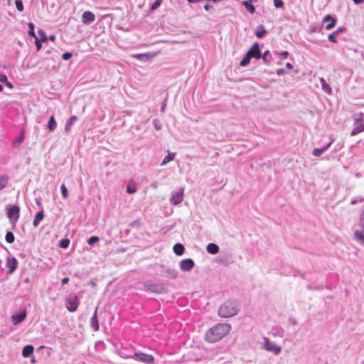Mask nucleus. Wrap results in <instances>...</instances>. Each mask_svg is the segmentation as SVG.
<instances>
[{
  "label": "nucleus",
  "mask_w": 364,
  "mask_h": 364,
  "mask_svg": "<svg viewBox=\"0 0 364 364\" xmlns=\"http://www.w3.org/2000/svg\"><path fill=\"white\" fill-rule=\"evenodd\" d=\"M231 326L228 323H219L208 329L205 333V341L208 343H216L229 333Z\"/></svg>",
  "instance_id": "1"
},
{
  "label": "nucleus",
  "mask_w": 364,
  "mask_h": 364,
  "mask_svg": "<svg viewBox=\"0 0 364 364\" xmlns=\"http://www.w3.org/2000/svg\"><path fill=\"white\" fill-rule=\"evenodd\" d=\"M238 312V304L236 300L230 299L222 304L218 309V315L223 318L232 317Z\"/></svg>",
  "instance_id": "2"
},
{
  "label": "nucleus",
  "mask_w": 364,
  "mask_h": 364,
  "mask_svg": "<svg viewBox=\"0 0 364 364\" xmlns=\"http://www.w3.org/2000/svg\"><path fill=\"white\" fill-rule=\"evenodd\" d=\"M142 285L143 287L139 288V289L146 292L157 294H166L168 292L167 287L161 282H156L153 280H146L143 282Z\"/></svg>",
  "instance_id": "3"
},
{
  "label": "nucleus",
  "mask_w": 364,
  "mask_h": 364,
  "mask_svg": "<svg viewBox=\"0 0 364 364\" xmlns=\"http://www.w3.org/2000/svg\"><path fill=\"white\" fill-rule=\"evenodd\" d=\"M124 358H131L145 364H154V357L151 354L144 353L141 351H136L133 354L122 355Z\"/></svg>",
  "instance_id": "4"
},
{
  "label": "nucleus",
  "mask_w": 364,
  "mask_h": 364,
  "mask_svg": "<svg viewBox=\"0 0 364 364\" xmlns=\"http://www.w3.org/2000/svg\"><path fill=\"white\" fill-rule=\"evenodd\" d=\"M6 210L9 222L14 228L20 217V207L18 205H7Z\"/></svg>",
  "instance_id": "5"
},
{
  "label": "nucleus",
  "mask_w": 364,
  "mask_h": 364,
  "mask_svg": "<svg viewBox=\"0 0 364 364\" xmlns=\"http://www.w3.org/2000/svg\"><path fill=\"white\" fill-rule=\"evenodd\" d=\"M80 301L76 295H71L65 300V307L70 312H75L77 311Z\"/></svg>",
  "instance_id": "6"
},
{
  "label": "nucleus",
  "mask_w": 364,
  "mask_h": 364,
  "mask_svg": "<svg viewBox=\"0 0 364 364\" xmlns=\"http://www.w3.org/2000/svg\"><path fill=\"white\" fill-rule=\"evenodd\" d=\"M27 317V311L26 308H21L18 312L11 316V321L14 326H18L22 323Z\"/></svg>",
  "instance_id": "7"
},
{
  "label": "nucleus",
  "mask_w": 364,
  "mask_h": 364,
  "mask_svg": "<svg viewBox=\"0 0 364 364\" xmlns=\"http://www.w3.org/2000/svg\"><path fill=\"white\" fill-rule=\"evenodd\" d=\"M264 348L266 350L274 353V355H279L282 351V348L269 341V338H264Z\"/></svg>",
  "instance_id": "8"
},
{
  "label": "nucleus",
  "mask_w": 364,
  "mask_h": 364,
  "mask_svg": "<svg viewBox=\"0 0 364 364\" xmlns=\"http://www.w3.org/2000/svg\"><path fill=\"white\" fill-rule=\"evenodd\" d=\"M18 262L14 257H7L6 266L8 268L7 273L13 274L18 268Z\"/></svg>",
  "instance_id": "9"
},
{
  "label": "nucleus",
  "mask_w": 364,
  "mask_h": 364,
  "mask_svg": "<svg viewBox=\"0 0 364 364\" xmlns=\"http://www.w3.org/2000/svg\"><path fill=\"white\" fill-rule=\"evenodd\" d=\"M247 53L250 55V56L252 58L255 60H259L262 51L260 50L259 43H254L250 47V48L248 50Z\"/></svg>",
  "instance_id": "10"
},
{
  "label": "nucleus",
  "mask_w": 364,
  "mask_h": 364,
  "mask_svg": "<svg viewBox=\"0 0 364 364\" xmlns=\"http://www.w3.org/2000/svg\"><path fill=\"white\" fill-rule=\"evenodd\" d=\"M195 266L194 261L191 258L182 259L179 263L181 269L183 272H190Z\"/></svg>",
  "instance_id": "11"
},
{
  "label": "nucleus",
  "mask_w": 364,
  "mask_h": 364,
  "mask_svg": "<svg viewBox=\"0 0 364 364\" xmlns=\"http://www.w3.org/2000/svg\"><path fill=\"white\" fill-rule=\"evenodd\" d=\"M183 199V189L181 188L176 192L172 193V196L170 198V203L172 205H176L180 204Z\"/></svg>",
  "instance_id": "12"
},
{
  "label": "nucleus",
  "mask_w": 364,
  "mask_h": 364,
  "mask_svg": "<svg viewBox=\"0 0 364 364\" xmlns=\"http://www.w3.org/2000/svg\"><path fill=\"white\" fill-rule=\"evenodd\" d=\"M323 22H327L328 23L325 26L326 30L332 29L337 23V18L331 14L326 15L323 18Z\"/></svg>",
  "instance_id": "13"
},
{
  "label": "nucleus",
  "mask_w": 364,
  "mask_h": 364,
  "mask_svg": "<svg viewBox=\"0 0 364 364\" xmlns=\"http://www.w3.org/2000/svg\"><path fill=\"white\" fill-rule=\"evenodd\" d=\"M162 267L164 268L163 271L161 272V275L163 277L170 279H176L178 277V271L175 269L171 267H165L164 266H162Z\"/></svg>",
  "instance_id": "14"
},
{
  "label": "nucleus",
  "mask_w": 364,
  "mask_h": 364,
  "mask_svg": "<svg viewBox=\"0 0 364 364\" xmlns=\"http://www.w3.org/2000/svg\"><path fill=\"white\" fill-rule=\"evenodd\" d=\"M95 20V14L90 11H85L82 15V22L84 24L90 25Z\"/></svg>",
  "instance_id": "15"
},
{
  "label": "nucleus",
  "mask_w": 364,
  "mask_h": 364,
  "mask_svg": "<svg viewBox=\"0 0 364 364\" xmlns=\"http://www.w3.org/2000/svg\"><path fill=\"white\" fill-rule=\"evenodd\" d=\"M346 31V28L344 26H340L338 27L336 31H334L333 33H330L328 36V40L331 42L336 43L338 42L336 36L344 31Z\"/></svg>",
  "instance_id": "16"
},
{
  "label": "nucleus",
  "mask_w": 364,
  "mask_h": 364,
  "mask_svg": "<svg viewBox=\"0 0 364 364\" xmlns=\"http://www.w3.org/2000/svg\"><path fill=\"white\" fill-rule=\"evenodd\" d=\"M97 311L98 307H96L94 314L90 319V326L94 331H99L100 328L99 321L97 317Z\"/></svg>",
  "instance_id": "17"
},
{
  "label": "nucleus",
  "mask_w": 364,
  "mask_h": 364,
  "mask_svg": "<svg viewBox=\"0 0 364 364\" xmlns=\"http://www.w3.org/2000/svg\"><path fill=\"white\" fill-rule=\"evenodd\" d=\"M353 238L358 244L364 245V230L356 229L353 233Z\"/></svg>",
  "instance_id": "18"
},
{
  "label": "nucleus",
  "mask_w": 364,
  "mask_h": 364,
  "mask_svg": "<svg viewBox=\"0 0 364 364\" xmlns=\"http://www.w3.org/2000/svg\"><path fill=\"white\" fill-rule=\"evenodd\" d=\"M136 191L137 185L136 182L133 179H130L127 184L126 192L128 194H134L136 192Z\"/></svg>",
  "instance_id": "19"
},
{
  "label": "nucleus",
  "mask_w": 364,
  "mask_h": 364,
  "mask_svg": "<svg viewBox=\"0 0 364 364\" xmlns=\"http://www.w3.org/2000/svg\"><path fill=\"white\" fill-rule=\"evenodd\" d=\"M44 210L43 208H41V210L36 213V214L34 216V219L33 221V225L36 228L38 226L40 223L43 220L44 218Z\"/></svg>",
  "instance_id": "20"
},
{
  "label": "nucleus",
  "mask_w": 364,
  "mask_h": 364,
  "mask_svg": "<svg viewBox=\"0 0 364 364\" xmlns=\"http://www.w3.org/2000/svg\"><path fill=\"white\" fill-rule=\"evenodd\" d=\"M260 59L266 65H270L272 60V55L269 50H265L263 53H261Z\"/></svg>",
  "instance_id": "21"
},
{
  "label": "nucleus",
  "mask_w": 364,
  "mask_h": 364,
  "mask_svg": "<svg viewBox=\"0 0 364 364\" xmlns=\"http://www.w3.org/2000/svg\"><path fill=\"white\" fill-rule=\"evenodd\" d=\"M24 140V130H21V134L16 136L12 141V146L14 148H17L19 146Z\"/></svg>",
  "instance_id": "22"
},
{
  "label": "nucleus",
  "mask_w": 364,
  "mask_h": 364,
  "mask_svg": "<svg viewBox=\"0 0 364 364\" xmlns=\"http://www.w3.org/2000/svg\"><path fill=\"white\" fill-rule=\"evenodd\" d=\"M206 251L210 255H216L219 252L220 247L217 244L211 242L206 246Z\"/></svg>",
  "instance_id": "23"
},
{
  "label": "nucleus",
  "mask_w": 364,
  "mask_h": 364,
  "mask_svg": "<svg viewBox=\"0 0 364 364\" xmlns=\"http://www.w3.org/2000/svg\"><path fill=\"white\" fill-rule=\"evenodd\" d=\"M34 351V347L32 345H26L22 349V356L23 358L30 357Z\"/></svg>",
  "instance_id": "24"
},
{
  "label": "nucleus",
  "mask_w": 364,
  "mask_h": 364,
  "mask_svg": "<svg viewBox=\"0 0 364 364\" xmlns=\"http://www.w3.org/2000/svg\"><path fill=\"white\" fill-rule=\"evenodd\" d=\"M267 33V31L263 25H259L255 31V35L258 38H264Z\"/></svg>",
  "instance_id": "25"
},
{
  "label": "nucleus",
  "mask_w": 364,
  "mask_h": 364,
  "mask_svg": "<svg viewBox=\"0 0 364 364\" xmlns=\"http://www.w3.org/2000/svg\"><path fill=\"white\" fill-rule=\"evenodd\" d=\"M173 251L177 256H181L185 252V247L181 243H176L173 247Z\"/></svg>",
  "instance_id": "26"
},
{
  "label": "nucleus",
  "mask_w": 364,
  "mask_h": 364,
  "mask_svg": "<svg viewBox=\"0 0 364 364\" xmlns=\"http://www.w3.org/2000/svg\"><path fill=\"white\" fill-rule=\"evenodd\" d=\"M77 120V117L75 115L71 116L65 123V132L69 133L72 126Z\"/></svg>",
  "instance_id": "27"
},
{
  "label": "nucleus",
  "mask_w": 364,
  "mask_h": 364,
  "mask_svg": "<svg viewBox=\"0 0 364 364\" xmlns=\"http://www.w3.org/2000/svg\"><path fill=\"white\" fill-rule=\"evenodd\" d=\"M242 5L246 9L247 11H248L249 13L252 14L255 12V6L249 0L242 1Z\"/></svg>",
  "instance_id": "28"
},
{
  "label": "nucleus",
  "mask_w": 364,
  "mask_h": 364,
  "mask_svg": "<svg viewBox=\"0 0 364 364\" xmlns=\"http://www.w3.org/2000/svg\"><path fill=\"white\" fill-rule=\"evenodd\" d=\"M57 127V123L54 115H51L47 124V128L49 132H53Z\"/></svg>",
  "instance_id": "29"
},
{
  "label": "nucleus",
  "mask_w": 364,
  "mask_h": 364,
  "mask_svg": "<svg viewBox=\"0 0 364 364\" xmlns=\"http://www.w3.org/2000/svg\"><path fill=\"white\" fill-rule=\"evenodd\" d=\"M9 181V176L7 174L0 175V191L4 189Z\"/></svg>",
  "instance_id": "30"
},
{
  "label": "nucleus",
  "mask_w": 364,
  "mask_h": 364,
  "mask_svg": "<svg viewBox=\"0 0 364 364\" xmlns=\"http://www.w3.org/2000/svg\"><path fill=\"white\" fill-rule=\"evenodd\" d=\"M176 156V153L174 152H168V154L164 157L163 161L161 163V166H165L171 161L174 159V157Z\"/></svg>",
  "instance_id": "31"
},
{
  "label": "nucleus",
  "mask_w": 364,
  "mask_h": 364,
  "mask_svg": "<svg viewBox=\"0 0 364 364\" xmlns=\"http://www.w3.org/2000/svg\"><path fill=\"white\" fill-rule=\"evenodd\" d=\"M252 58L250 55L247 52L242 59L240 62V65L241 67H246L250 63V60Z\"/></svg>",
  "instance_id": "32"
},
{
  "label": "nucleus",
  "mask_w": 364,
  "mask_h": 364,
  "mask_svg": "<svg viewBox=\"0 0 364 364\" xmlns=\"http://www.w3.org/2000/svg\"><path fill=\"white\" fill-rule=\"evenodd\" d=\"M252 58L250 55L247 52L242 59L240 62V65L241 67H246L250 63V60Z\"/></svg>",
  "instance_id": "33"
},
{
  "label": "nucleus",
  "mask_w": 364,
  "mask_h": 364,
  "mask_svg": "<svg viewBox=\"0 0 364 364\" xmlns=\"http://www.w3.org/2000/svg\"><path fill=\"white\" fill-rule=\"evenodd\" d=\"M320 81L323 91L328 95H331L332 92L331 86L326 82L323 78H321Z\"/></svg>",
  "instance_id": "34"
},
{
  "label": "nucleus",
  "mask_w": 364,
  "mask_h": 364,
  "mask_svg": "<svg viewBox=\"0 0 364 364\" xmlns=\"http://www.w3.org/2000/svg\"><path fill=\"white\" fill-rule=\"evenodd\" d=\"M133 57L135 59H137L139 60L146 61L151 58V55L149 53H139V54L133 55Z\"/></svg>",
  "instance_id": "35"
},
{
  "label": "nucleus",
  "mask_w": 364,
  "mask_h": 364,
  "mask_svg": "<svg viewBox=\"0 0 364 364\" xmlns=\"http://www.w3.org/2000/svg\"><path fill=\"white\" fill-rule=\"evenodd\" d=\"M70 240L69 238L65 237L59 241L58 246L62 249H67L69 247Z\"/></svg>",
  "instance_id": "36"
},
{
  "label": "nucleus",
  "mask_w": 364,
  "mask_h": 364,
  "mask_svg": "<svg viewBox=\"0 0 364 364\" xmlns=\"http://www.w3.org/2000/svg\"><path fill=\"white\" fill-rule=\"evenodd\" d=\"M28 34L30 37H33L34 38H36V37H38L36 35V33H35V25L32 22H29L28 23Z\"/></svg>",
  "instance_id": "37"
},
{
  "label": "nucleus",
  "mask_w": 364,
  "mask_h": 364,
  "mask_svg": "<svg viewBox=\"0 0 364 364\" xmlns=\"http://www.w3.org/2000/svg\"><path fill=\"white\" fill-rule=\"evenodd\" d=\"M362 132H364V128L362 124L357 125L353 128L350 132L351 136H355Z\"/></svg>",
  "instance_id": "38"
},
{
  "label": "nucleus",
  "mask_w": 364,
  "mask_h": 364,
  "mask_svg": "<svg viewBox=\"0 0 364 364\" xmlns=\"http://www.w3.org/2000/svg\"><path fill=\"white\" fill-rule=\"evenodd\" d=\"M5 240L8 243H13L15 240V236L11 231H7L5 236Z\"/></svg>",
  "instance_id": "39"
},
{
  "label": "nucleus",
  "mask_w": 364,
  "mask_h": 364,
  "mask_svg": "<svg viewBox=\"0 0 364 364\" xmlns=\"http://www.w3.org/2000/svg\"><path fill=\"white\" fill-rule=\"evenodd\" d=\"M100 241V237L98 236H91L87 240V242L89 245L90 246H93L95 245L96 243H97L98 242Z\"/></svg>",
  "instance_id": "40"
},
{
  "label": "nucleus",
  "mask_w": 364,
  "mask_h": 364,
  "mask_svg": "<svg viewBox=\"0 0 364 364\" xmlns=\"http://www.w3.org/2000/svg\"><path fill=\"white\" fill-rule=\"evenodd\" d=\"M38 33L39 36L38 38H39L40 41H41L43 42H46L48 40V36H47L46 32L44 31V30H43L42 28L38 29Z\"/></svg>",
  "instance_id": "41"
},
{
  "label": "nucleus",
  "mask_w": 364,
  "mask_h": 364,
  "mask_svg": "<svg viewBox=\"0 0 364 364\" xmlns=\"http://www.w3.org/2000/svg\"><path fill=\"white\" fill-rule=\"evenodd\" d=\"M164 0H156L150 6V11H154L156 10L159 7L161 6Z\"/></svg>",
  "instance_id": "42"
},
{
  "label": "nucleus",
  "mask_w": 364,
  "mask_h": 364,
  "mask_svg": "<svg viewBox=\"0 0 364 364\" xmlns=\"http://www.w3.org/2000/svg\"><path fill=\"white\" fill-rule=\"evenodd\" d=\"M284 274L289 276V275H292L294 277H296V276H301V274L300 273V272L298 270V269H295L294 268H290V271L289 272H284Z\"/></svg>",
  "instance_id": "43"
},
{
  "label": "nucleus",
  "mask_w": 364,
  "mask_h": 364,
  "mask_svg": "<svg viewBox=\"0 0 364 364\" xmlns=\"http://www.w3.org/2000/svg\"><path fill=\"white\" fill-rule=\"evenodd\" d=\"M323 153H325L324 149L322 148H315L312 151V154L316 157L320 156Z\"/></svg>",
  "instance_id": "44"
},
{
  "label": "nucleus",
  "mask_w": 364,
  "mask_h": 364,
  "mask_svg": "<svg viewBox=\"0 0 364 364\" xmlns=\"http://www.w3.org/2000/svg\"><path fill=\"white\" fill-rule=\"evenodd\" d=\"M16 8L18 11H23L24 9V6L22 0H15Z\"/></svg>",
  "instance_id": "45"
},
{
  "label": "nucleus",
  "mask_w": 364,
  "mask_h": 364,
  "mask_svg": "<svg viewBox=\"0 0 364 364\" xmlns=\"http://www.w3.org/2000/svg\"><path fill=\"white\" fill-rule=\"evenodd\" d=\"M60 191H61V194H62L63 198H67L68 196V188H66V186H65V185L64 183H63L60 186Z\"/></svg>",
  "instance_id": "46"
},
{
  "label": "nucleus",
  "mask_w": 364,
  "mask_h": 364,
  "mask_svg": "<svg viewBox=\"0 0 364 364\" xmlns=\"http://www.w3.org/2000/svg\"><path fill=\"white\" fill-rule=\"evenodd\" d=\"M357 227L358 229L364 230V210L360 214L359 223L357 225Z\"/></svg>",
  "instance_id": "47"
},
{
  "label": "nucleus",
  "mask_w": 364,
  "mask_h": 364,
  "mask_svg": "<svg viewBox=\"0 0 364 364\" xmlns=\"http://www.w3.org/2000/svg\"><path fill=\"white\" fill-rule=\"evenodd\" d=\"M275 54L277 55H279L281 58V59L284 60V59L287 58V57L289 55V53L287 50H284V51H281V52L276 51Z\"/></svg>",
  "instance_id": "48"
},
{
  "label": "nucleus",
  "mask_w": 364,
  "mask_h": 364,
  "mask_svg": "<svg viewBox=\"0 0 364 364\" xmlns=\"http://www.w3.org/2000/svg\"><path fill=\"white\" fill-rule=\"evenodd\" d=\"M129 226L131 227V228H139L140 226H141L140 220L137 219V220H135L131 222L129 224Z\"/></svg>",
  "instance_id": "49"
},
{
  "label": "nucleus",
  "mask_w": 364,
  "mask_h": 364,
  "mask_svg": "<svg viewBox=\"0 0 364 364\" xmlns=\"http://www.w3.org/2000/svg\"><path fill=\"white\" fill-rule=\"evenodd\" d=\"M274 6L276 9H282L284 7L283 0H274Z\"/></svg>",
  "instance_id": "50"
},
{
  "label": "nucleus",
  "mask_w": 364,
  "mask_h": 364,
  "mask_svg": "<svg viewBox=\"0 0 364 364\" xmlns=\"http://www.w3.org/2000/svg\"><path fill=\"white\" fill-rule=\"evenodd\" d=\"M34 39H35V45L36 47V50H37V51H39L42 48V43H43V42L40 41L38 37H36V38H34Z\"/></svg>",
  "instance_id": "51"
},
{
  "label": "nucleus",
  "mask_w": 364,
  "mask_h": 364,
  "mask_svg": "<svg viewBox=\"0 0 364 364\" xmlns=\"http://www.w3.org/2000/svg\"><path fill=\"white\" fill-rule=\"evenodd\" d=\"M153 125L156 130H160L161 129V124L157 119H154L153 120Z\"/></svg>",
  "instance_id": "52"
},
{
  "label": "nucleus",
  "mask_w": 364,
  "mask_h": 364,
  "mask_svg": "<svg viewBox=\"0 0 364 364\" xmlns=\"http://www.w3.org/2000/svg\"><path fill=\"white\" fill-rule=\"evenodd\" d=\"M73 56V53H70V52H65L63 53L62 55V58L64 60H70Z\"/></svg>",
  "instance_id": "53"
},
{
  "label": "nucleus",
  "mask_w": 364,
  "mask_h": 364,
  "mask_svg": "<svg viewBox=\"0 0 364 364\" xmlns=\"http://www.w3.org/2000/svg\"><path fill=\"white\" fill-rule=\"evenodd\" d=\"M333 142H334V139H331V141L327 144H326L325 146H323L321 148L324 149V151L326 152L330 148V146L332 145V144Z\"/></svg>",
  "instance_id": "54"
},
{
  "label": "nucleus",
  "mask_w": 364,
  "mask_h": 364,
  "mask_svg": "<svg viewBox=\"0 0 364 364\" xmlns=\"http://www.w3.org/2000/svg\"><path fill=\"white\" fill-rule=\"evenodd\" d=\"M8 80V77L6 74L0 73V82L1 83H4Z\"/></svg>",
  "instance_id": "55"
},
{
  "label": "nucleus",
  "mask_w": 364,
  "mask_h": 364,
  "mask_svg": "<svg viewBox=\"0 0 364 364\" xmlns=\"http://www.w3.org/2000/svg\"><path fill=\"white\" fill-rule=\"evenodd\" d=\"M277 75L281 76L286 73V70L284 68H279L276 70Z\"/></svg>",
  "instance_id": "56"
},
{
  "label": "nucleus",
  "mask_w": 364,
  "mask_h": 364,
  "mask_svg": "<svg viewBox=\"0 0 364 364\" xmlns=\"http://www.w3.org/2000/svg\"><path fill=\"white\" fill-rule=\"evenodd\" d=\"M203 9L206 11H210L213 9V6L210 5V4L207 3L203 6Z\"/></svg>",
  "instance_id": "57"
},
{
  "label": "nucleus",
  "mask_w": 364,
  "mask_h": 364,
  "mask_svg": "<svg viewBox=\"0 0 364 364\" xmlns=\"http://www.w3.org/2000/svg\"><path fill=\"white\" fill-rule=\"evenodd\" d=\"M4 84L5 85V86H6L9 89H13L14 88L13 83L11 82L10 81H9L8 80Z\"/></svg>",
  "instance_id": "58"
},
{
  "label": "nucleus",
  "mask_w": 364,
  "mask_h": 364,
  "mask_svg": "<svg viewBox=\"0 0 364 364\" xmlns=\"http://www.w3.org/2000/svg\"><path fill=\"white\" fill-rule=\"evenodd\" d=\"M70 281V279L68 277H64L62 280H61V284L62 286L65 285V284H67Z\"/></svg>",
  "instance_id": "59"
},
{
  "label": "nucleus",
  "mask_w": 364,
  "mask_h": 364,
  "mask_svg": "<svg viewBox=\"0 0 364 364\" xmlns=\"http://www.w3.org/2000/svg\"><path fill=\"white\" fill-rule=\"evenodd\" d=\"M309 288L311 289H315V290H321V289H324L323 286H316V287H314L312 288L311 287H309Z\"/></svg>",
  "instance_id": "60"
},
{
  "label": "nucleus",
  "mask_w": 364,
  "mask_h": 364,
  "mask_svg": "<svg viewBox=\"0 0 364 364\" xmlns=\"http://www.w3.org/2000/svg\"><path fill=\"white\" fill-rule=\"evenodd\" d=\"M285 66L289 70H291L293 68V65L291 63H287Z\"/></svg>",
  "instance_id": "61"
},
{
  "label": "nucleus",
  "mask_w": 364,
  "mask_h": 364,
  "mask_svg": "<svg viewBox=\"0 0 364 364\" xmlns=\"http://www.w3.org/2000/svg\"><path fill=\"white\" fill-rule=\"evenodd\" d=\"M356 5L360 4L364 2V0H352Z\"/></svg>",
  "instance_id": "62"
},
{
  "label": "nucleus",
  "mask_w": 364,
  "mask_h": 364,
  "mask_svg": "<svg viewBox=\"0 0 364 364\" xmlns=\"http://www.w3.org/2000/svg\"><path fill=\"white\" fill-rule=\"evenodd\" d=\"M48 39L51 41H54L55 40V36L54 35H50L48 37Z\"/></svg>",
  "instance_id": "63"
},
{
  "label": "nucleus",
  "mask_w": 364,
  "mask_h": 364,
  "mask_svg": "<svg viewBox=\"0 0 364 364\" xmlns=\"http://www.w3.org/2000/svg\"><path fill=\"white\" fill-rule=\"evenodd\" d=\"M166 103H165V102H164V103L162 104L161 107V112H164V110H165V109H166Z\"/></svg>",
  "instance_id": "64"
}]
</instances>
